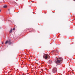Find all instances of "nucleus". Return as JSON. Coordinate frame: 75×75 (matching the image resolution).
Instances as JSON below:
<instances>
[{
	"label": "nucleus",
	"instance_id": "1",
	"mask_svg": "<svg viewBox=\"0 0 75 75\" xmlns=\"http://www.w3.org/2000/svg\"><path fill=\"white\" fill-rule=\"evenodd\" d=\"M57 60L56 62V64H57L59 65H61V64L62 62L63 59L61 57H59L57 58Z\"/></svg>",
	"mask_w": 75,
	"mask_h": 75
},
{
	"label": "nucleus",
	"instance_id": "2",
	"mask_svg": "<svg viewBox=\"0 0 75 75\" xmlns=\"http://www.w3.org/2000/svg\"><path fill=\"white\" fill-rule=\"evenodd\" d=\"M57 71V68L56 67H53L52 69V72L53 73H56Z\"/></svg>",
	"mask_w": 75,
	"mask_h": 75
},
{
	"label": "nucleus",
	"instance_id": "3",
	"mask_svg": "<svg viewBox=\"0 0 75 75\" xmlns=\"http://www.w3.org/2000/svg\"><path fill=\"white\" fill-rule=\"evenodd\" d=\"M50 57V56H49L48 55L45 54L43 56V58H45V59H47L48 58V57Z\"/></svg>",
	"mask_w": 75,
	"mask_h": 75
},
{
	"label": "nucleus",
	"instance_id": "4",
	"mask_svg": "<svg viewBox=\"0 0 75 75\" xmlns=\"http://www.w3.org/2000/svg\"><path fill=\"white\" fill-rule=\"evenodd\" d=\"M8 43L9 45L11 44V41H10V40H9L8 41Z\"/></svg>",
	"mask_w": 75,
	"mask_h": 75
},
{
	"label": "nucleus",
	"instance_id": "5",
	"mask_svg": "<svg viewBox=\"0 0 75 75\" xmlns=\"http://www.w3.org/2000/svg\"><path fill=\"white\" fill-rule=\"evenodd\" d=\"M12 31H13V29H11V30H10V33H12Z\"/></svg>",
	"mask_w": 75,
	"mask_h": 75
},
{
	"label": "nucleus",
	"instance_id": "6",
	"mask_svg": "<svg viewBox=\"0 0 75 75\" xmlns=\"http://www.w3.org/2000/svg\"><path fill=\"white\" fill-rule=\"evenodd\" d=\"M4 8H6L7 7V6L5 5L4 6H3Z\"/></svg>",
	"mask_w": 75,
	"mask_h": 75
},
{
	"label": "nucleus",
	"instance_id": "7",
	"mask_svg": "<svg viewBox=\"0 0 75 75\" xmlns=\"http://www.w3.org/2000/svg\"><path fill=\"white\" fill-rule=\"evenodd\" d=\"M7 43H8V41H6V42H5V44H7Z\"/></svg>",
	"mask_w": 75,
	"mask_h": 75
},
{
	"label": "nucleus",
	"instance_id": "8",
	"mask_svg": "<svg viewBox=\"0 0 75 75\" xmlns=\"http://www.w3.org/2000/svg\"><path fill=\"white\" fill-rule=\"evenodd\" d=\"M13 30H16V29H15V28H13Z\"/></svg>",
	"mask_w": 75,
	"mask_h": 75
},
{
	"label": "nucleus",
	"instance_id": "9",
	"mask_svg": "<svg viewBox=\"0 0 75 75\" xmlns=\"http://www.w3.org/2000/svg\"><path fill=\"white\" fill-rule=\"evenodd\" d=\"M55 52H56L57 50H54Z\"/></svg>",
	"mask_w": 75,
	"mask_h": 75
},
{
	"label": "nucleus",
	"instance_id": "10",
	"mask_svg": "<svg viewBox=\"0 0 75 75\" xmlns=\"http://www.w3.org/2000/svg\"><path fill=\"white\" fill-rule=\"evenodd\" d=\"M8 11H10V9H8Z\"/></svg>",
	"mask_w": 75,
	"mask_h": 75
},
{
	"label": "nucleus",
	"instance_id": "11",
	"mask_svg": "<svg viewBox=\"0 0 75 75\" xmlns=\"http://www.w3.org/2000/svg\"><path fill=\"white\" fill-rule=\"evenodd\" d=\"M1 11L0 9V12H1Z\"/></svg>",
	"mask_w": 75,
	"mask_h": 75
},
{
	"label": "nucleus",
	"instance_id": "12",
	"mask_svg": "<svg viewBox=\"0 0 75 75\" xmlns=\"http://www.w3.org/2000/svg\"><path fill=\"white\" fill-rule=\"evenodd\" d=\"M3 44V43H2V44Z\"/></svg>",
	"mask_w": 75,
	"mask_h": 75
},
{
	"label": "nucleus",
	"instance_id": "13",
	"mask_svg": "<svg viewBox=\"0 0 75 75\" xmlns=\"http://www.w3.org/2000/svg\"><path fill=\"white\" fill-rule=\"evenodd\" d=\"M74 0V1H75V0Z\"/></svg>",
	"mask_w": 75,
	"mask_h": 75
},
{
	"label": "nucleus",
	"instance_id": "14",
	"mask_svg": "<svg viewBox=\"0 0 75 75\" xmlns=\"http://www.w3.org/2000/svg\"><path fill=\"white\" fill-rule=\"evenodd\" d=\"M33 32H34L33 31Z\"/></svg>",
	"mask_w": 75,
	"mask_h": 75
}]
</instances>
